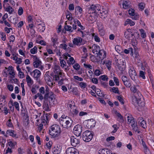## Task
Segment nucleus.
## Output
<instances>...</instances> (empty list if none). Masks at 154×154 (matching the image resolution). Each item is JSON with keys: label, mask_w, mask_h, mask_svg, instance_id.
<instances>
[{"label": "nucleus", "mask_w": 154, "mask_h": 154, "mask_svg": "<svg viewBox=\"0 0 154 154\" xmlns=\"http://www.w3.org/2000/svg\"><path fill=\"white\" fill-rule=\"evenodd\" d=\"M61 133L60 126L57 125H54L50 127L49 134L53 138H56L59 137Z\"/></svg>", "instance_id": "1"}, {"label": "nucleus", "mask_w": 154, "mask_h": 154, "mask_svg": "<svg viewBox=\"0 0 154 154\" xmlns=\"http://www.w3.org/2000/svg\"><path fill=\"white\" fill-rule=\"evenodd\" d=\"M92 48L93 49V52L94 54L95 53V54H97L99 57H101L103 53V55L102 58H104L106 57V52L103 50H100L99 46L95 44L93 45L92 46Z\"/></svg>", "instance_id": "2"}, {"label": "nucleus", "mask_w": 154, "mask_h": 154, "mask_svg": "<svg viewBox=\"0 0 154 154\" xmlns=\"http://www.w3.org/2000/svg\"><path fill=\"white\" fill-rule=\"evenodd\" d=\"M54 73H51V76L53 78L54 80L58 81L60 79V76L61 75L60 67L59 66H55L54 69Z\"/></svg>", "instance_id": "3"}, {"label": "nucleus", "mask_w": 154, "mask_h": 154, "mask_svg": "<svg viewBox=\"0 0 154 154\" xmlns=\"http://www.w3.org/2000/svg\"><path fill=\"white\" fill-rule=\"evenodd\" d=\"M127 120L128 124L131 126L132 129L134 130L135 132H137L139 133L140 132L138 128L137 124H135L134 119L132 117L128 116L127 117Z\"/></svg>", "instance_id": "4"}, {"label": "nucleus", "mask_w": 154, "mask_h": 154, "mask_svg": "<svg viewBox=\"0 0 154 154\" xmlns=\"http://www.w3.org/2000/svg\"><path fill=\"white\" fill-rule=\"evenodd\" d=\"M69 120H71L68 117L66 116L65 118H60V123L63 128H68L71 125L72 122H70Z\"/></svg>", "instance_id": "5"}, {"label": "nucleus", "mask_w": 154, "mask_h": 154, "mask_svg": "<svg viewBox=\"0 0 154 154\" xmlns=\"http://www.w3.org/2000/svg\"><path fill=\"white\" fill-rule=\"evenodd\" d=\"M93 136V134L91 131H86L83 133L82 137L84 141L88 142L92 139Z\"/></svg>", "instance_id": "6"}, {"label": "nucleus", "mask_w": 154, "mask_h": 154, "mask_svg": "<svg viewBox=\"0 0 154 154\" xmlns=\"http://www.w3.org/2000/svg\"><path fill=\"white\" fill-rule=\"evenodd\" d=\"M129 74L131 79L135 82L137 79V76L136 71L133 67H131L129 69Z\"/></svg>", "instance_id": "7"}, {"label": "nucleus", "mask_w": 154, "mask_h": 154, "mask_svg": "<svg viewBox=\"0 0 154 154\" xmlns=\"http://www.w3.org/2000/svg\"><path fill=\"white\" fill-rule=\"evenodd\" d=\"M100 6L99 5H92L89 8L88 12L89 14L96 13L97 11H100Z\"/></svg>", "instance_id": "8"}, {"label": "nucleus", "mask_w": 154, "mask_h": 154, "mask_svg": "<svg viewBox=\"0 0 154 154\" xmlns=\"http://www.w3.org/2000/svg\"><path fill=\"white\" fill-rule=\"evenodd\" d=\"M82 127L81 126L78 125H76L73 129V131L75 135L77 137L79 136L82 132Z\"/></svg>", "instance_id": "9"}, {"label": "nucleus", "mask_w": 154, "mask_h": 154, "mask_svg": "<svg viewBox=\"0 0 154 154\" xmlns=\"http://www.w3.org/2000/svg\"><path fill=\"white\" fill-rule=\"evenodd\" d=\"M128 14L131 16V17L133 20H138L139 17L138 14L134 12V10L133 9H130L128 11Z\"/></svg>", "instance_id": "10"}, {"label": "nucleus", "mask_w": 154, "mask_h": 154, "mask_svg": "<svg viewBox=\"0 0 154 154\" xmlns=\"http://www.w3.org/2000/svg\"><path fill=\"white\" fill-rule=\"evenodd\" d=\"M82 39L81 37H77L73 39L72 42L74 45L78 46H80L82 44Z\"/></svg>", "instance_id": "11"}, {"label": "nucleus", "mask_w": 154, "mask_h": 154, "mask_svg": "<svg viewBox=\"0 0 154 154\" xmlns=\"http://www.w3.org/2000/svg\"><path fill=\"white\" fill-rule=\"evenodd\" d=\"M33 74V77L35 78L37 81L41 75V73L40 71L38 69H35L32 72H30V74L32 75Z\"/></svg>", "instance_id": "12"}, {"label": "nucleus", "mask_w": 154, "mask_h": 154, "mask_svg": "<svg viewBox=\"0 0 154 154\" xmlns=\"http://www.w3.org/2000/svg\"><path fill=\"white\" fill-rule=\"evenodd\" d=\"M66 154H79L77 150L73 147L68 148L66 150Z\"/></svg>", "instance_id": "13"}, {"label": "nucleus", "mask_w": 154, "mask_h": 154, "mask_svg": "<svg viewBox=\"0 0 154 154\" xmlns=\"http://www.w3.org/2000/svg\"><path fill=\"white\" fill-rule=\"evenodd\" d=\"M36 28L38 31L41 32H43L45 29V25L44 23H38Z\"/></svg>", "instance_id": "14"}, {"label": "nucleus", "mask_w": 154, "mask_h": 154, "mask_svg": "<svg viewBox=\"0 0 154 154\" xmlns=\"http://www.w3.org/2000/svg\"><path fill=\"white\" fill-rule=\"evenodd\" d=\"M42 63L41 61L40 60H38L34 61L33 65L35 67L38 68L41 70H42L44 67L41 65Z\"/></svg>", "instance_id": "15"}, {"label": "nucleus", "mask_w": 154, "mask_h": 154, "mask_svg": "<svg viewBox=\"0 0 154 154\" xmlns=\"http://www.w3.org/2000/svg\"><path fill=\"white\" fill-rule=\"evenodd\" d=\"M70 139L71 145L73 146H76L79 143V140L74 136L71 137Z\"/></svg>", "instance_id": "16"}, {"label": "nucleus", "mask_w": 154, "mask_h": 154, "mask_svg": "<svg viewBox=\"0 0 154 154\" xmlns=\"http://www.w3.org/2000/svg\"><path fill=\"white\" fill-rule=\"evenodd\" d=\"M130 29H128L124 32V35L125 38L128 40H130V38L134 35L133 34H132L130 32Z\"/></svg>", "instance_id": "17"}, {"label": "nucleus", "mask_w": 154, "mask_h": 154, "mask_svg": "<svg viewBox=\"0 0 154 154\" xmlns=\"http://www.w3.org/2000/svg\"><path fill=\"white\" fill-rule=\"evenodd\" d=\"M60 60V66L62 68H65V69L67 70L68 68V66L66 65V61L63 60L62 59V57H60L59 59Z\"/></svg>", "instance_id": "18"}, {"label": "nucleus", "mask_w": 154, "mask_h": 154, "mask_svg": "<svg viewBox=\"0 0 154 154\" xmlns=\"http://www.w3.org/2000/svg\"><path fill=\"white\" fill-rule=\"evenodd\" d=\"M123 8L127 9L130 8V2L129 1H123L122 3Z\"/></svg>", "instance_id": "19"}, {"label": "nucleus", "mask_w": 154, "mask_h": 154, "mask_svg": "<svg viewBox=\"0 0 154 154\" xmlns=\"http://www.w3.org/2000/svg\"><path fill=\"white\" fill-rule=\"evenodd\" d=\"M130 90L131 91L134 93H136L137 94V95L139 96L140 95V97L142 96V95L137 90V89L136 87L134 86H132L131 87Z\"/></svg>", "instance_id": "20"}, {"label": "nucleus", "mask_w": 154, "mask_h": 154, "mask_svg": "<svg viewBox=\"0 0 154 154\" xmlns=\"http://www.w3.org/2000/svg\"><path fill=\"white\" fill-rule=\"evenodd\" d=\"M138 97L137 104L140 106L143 107L145 106V103L143 101H142V99L141 98V97H142V96L140 97L139 95Z\"/></svg>", "instance_id": "21"}, {"label": "nucleus", "mask_w": 154, "mask_h": 154, "mask_svg": "<svg viewBox=\"0 0 154 154\" xmlns=\"http://www.w3.org/2000/svg\"><path fill=\"white\" fill-rule=\"evenodd\" d=\"M115 112L116 116L118 118V120L120 122L123 123L124 121V119L123 116L119 112H118L117 111H115Z\"/></svg>", "instance_id": "22"}, {"label": "nucleus", "mask_w": 154, "mask_h": 154, "mask_svg": "<svg viewBox=\"0 0 154 154\" xmlns=\"http://www.w3.org/2000/svg\"><path fill=\"white\" fill-rule=\"evenodd\" d=\"M26 80L28 86L30 87L33 83V81L31 79L30 77L28 75L26 76Z\"/></svg>", "instance_id": "23"}, {"label": "nucleus", "mask_w": 154, "mask_h": 154, "mask_svg": "<svg viewBox=\"0 0 154 154\" xmlns=\"http://www.w3.org/2000/svg\"><path fill=\"white\" fill-rule=\"evenodd\" d=\"M58 38L56 35H54L51 38V41L53 43V46H55L56 44H58L59 42H57Z\"/></svg>", "instance_id": "24"}, {"label": "nucleus", "mask_w": 154, "mask_h": 154, "mask_svg": "<svg viewBox=\"0 0 154 154\" xmlns=\"http://www.w3.org/2000/svg\"><path fill=\"white\" fill-rule=\"evenodd\" d=\"M119 69L121 71L122 73L125 70L126 68V65L124 64H119L118 65Z\"/></svg>", "instance_id": "25"}, {"label": "nucleus", "mask_w": 154, "mask_h": 154, "mask_svg": "<svg viewBox=\"0 0 154 154\" xmlns=\"http://www.w3.org/2000/svg\"><path fill=\"white\" fill-rule=\"evenodd\" d=\"M6 133L9 134V135L13 137H15L16 136V134L14 132V131L11 130H8L7 131Z\"/></svg>", "instance_id": "26"}, {"label": "nucleus", "mask_w": 154, "mask_h": 154, "mask_svg": "<svg viewBox=\"0 0 154 154\" xmlns=\"http://www.w3.org/2000/svg\"><path fill=\"white\" fill-rule=\"evenodd\" d=\"M95 124V121L93 119H91L90 120H88V126L90 127L94 126Z\"/></svg>", "instance_id": "27"}, {"label": "nucleus", "mask_w": 154, "mask_h": 154, "mask_svg": "<svg viewBox=\"0 0 154 154\" xmlns=\"http://www.w3.org/2000/svg\"><path fill=\"white\" fill-rule=\"evenodd\" d=\"M128 24H129L131 26H132L134 25L135 23L131 20L128 19L126 20L125 23V25L126 26Z\"/></svg>", "instance_id": "28"}, {"label": "nucleus", "mask_w": 154, "mask_h": 154, "mask_svg": "<svg viewBox=\"0 0 154 154\" xmlns=\"http://www.w3.org/2000/svg\"><path fill=\"white\" fill-rule=\"evenodd\" d=\"M5 11L8 12L9 14H11L14 11V9L12 8L9 6L5 8Z\"/></svg>", "instance_id": "29"}, {"label": "nucleus", "mask_w": 154, "mask_h": 154, "mask_svg": "<svg viewBox=\"0 0 154 154\" xmlns=\"http://www.w3.org/2000/svg\"><path fill=\"white\" fill-rule=\"evenodd\" d=\"M60 149L57 147H54L52 149V152L54 154H59L60 152Z\"/></svg>", "instance_id": "30"}, {"label": "nucleus", "mask_w": 154, "mask_h": 154, "mask_svg": "<svg viewBox=\"0 0 154 154\" xmlns=\"http://www.w3.org/2000/svg\"><path fill=\"white\" fill-rule=\"evenodd\" d=\"M49 98V102L50 103L51 101H53L55 99L54 95L53 93L52 92H50V94L48 97Z\"/></svg>", "instance_id": "31"}, {"label": "nucleus", "mask_w": 154, "mask_h": 154, "mask_svg": "<svg viewBox=\"0 0 154 154\" xmlns=\"http://www.w3.org/2000/svg\"><path fill=\"white\" fill-rule=\"evenodd\" d=\"M75 61L74 58L72 57L69 58L68 60H67V63L69 66L71 65H73Z\"/></svg>", "instance_id": "32"}, {"label": "nucleus", "mask_w": 154, "mask_h": 154, "mask_svg": "<svg viewBox=\"0 0 154 154\" xmlns=\"http://www.w3.org/2000/svg\"><path fill=\"white\" fill-rule=\"evenodd\" d=\"M104 63H105L108 69L109 70H110L111 69V65L112 64V62L109 60H107L104 62Z\"/></svg>", "instance_id": "33"}, {"label": "nucleus", "mask_w": 154, "mask_h": 154, "mask_svg": "<svg viewBox=\"0 0 154 154\" xmlns=\"http://www.w3.org/2000/svg\"><path fill=\"white\" fill-rule=\"evenodd\" d=\"M66 17L67 19L69 21L71 20L72 19V14L69 11L67 12L66 14Z\"/></svg>", "instance_id": "34"}, {"label": "nucleus", "mask_w": 154, "mask_h": 154, "mask_svg": "<svg viewBox=\"0 0 154 154\" xmlns=\"http://www.w3.org/2000/svg\"><path fill=\"white\" fill-rule=\"evenodd\" d=\"M92 35L96 42H100V38L96 34L94 33H93L92 34Z\"/></svg>", "instance_id": "35"}, {"label": "nucleus", "mask_w": 154, "mask_h": 154, "mask_svg": "<svg viewBox=\"0 0 154 154\" xmlns=\"http://www.w3.org/2000/svg\"><path fill=\"white\" fill-rule=\"evenodd\" d=\"M139 124H140L139 125L143 128H146V121L144 120L142 121Z\"/></svg>", "instance_id": "36"}, {"label": "nucleus", "mask_w": 154, "mask_h": 154, "mask_svg": "<svg viewBox=\"0 0 154 154\" xmlns=\"http://www.w3.org/2000/svg\"><path fill=\"white\" fill-rule=\"evenodd\" d=\"M30 53L32 54H35L37 52V48L36 46H35L33 48L31 49L30 51Z\"/></svg>", "instance_id": "37"}, {"label": "nucleus", "mask_w": 154, "mask_h": 154, "mask_svg": "<svg viewBox=\"0 0 154 154\" xmlns=\"http://www.w3.org/2000/svg\"><path fill=\"white\" fill-rule=\"evenodd\" d=\"M92 76H93V75H92V74H91L90 75V77H89V78L90 79H91V82L94 83H95V84H97L98 83V80L97 79V78H93Z\"/></svg>", "instance_id": "38"}, {"label": "nucleus", "mask_w": 154, "mask_h": 154, "mask_svg": "<svg viewBox=\"0 0 154 154\" xmlns=\"http://www.w3.org/2000/svg\"><path fill=\"white\" fill-rule=\"evenodd\" d=\"M138 97L137 96H135L133 98L132 102L135 106L137 105Z\"/></svg>", "instance_id": "39"}, {"label": "nucleus", "mask_w": 154, "mask_h": 154, "mask_svg": "<svg viewBox=\"0 0 154 154\" xmlns=\"http://www.w3.org/2000/svg\"><path fill=\"white\" fill-rule=\"evenodd\" d=\"M49 89L48 88H46V94L44 96V98L45 99H47L48 98L50 92H49Z\"/></svg>", "instance_id": "40"}, {"label": "nucleus", "mask_w": 154, "mask_h": 154, "mask_svg": "<svg viewBox=\"0 0 154 154\" xmlns=\"http://www.w3.org/2000/svg\"><path fill=\"white\" fill-rule=\"evenodd\" d=\"M79 112V111L77 109H72V114L73 117H74L75 116L78 115Z\"/></svg>", "instance_id": "41"}, {"label": "nucleus", "mask_w": 154, "mask_h": 154, "mask_svg": "<svg viewBox=\"0 0 154 154\" xmlns=\"http://www.w3.org/2000/svg\"><path fill=\"white\" fill-rule=\"evenodd\" d=\"M95 92L100 97H101L103 96V94L101 91L99 89H97L95 90Z\"/></svg>", "instance_id": "42"}, {"label": "nucleus", "mask_w": 154, "mask_h": 154, "mask_svg": "<svg viewBox=\"0 0 154 154\" xmlns=\"http://www.w3.org/2000/svg\"><path fill=\"white\" fill-rule=\"evenodd\" d=\"M110 91L116 94H119L118 88L117 87H113L111 88Z\"/></svg>", "instance_id": "43"}, {"label": "nucleus", "mask_w": 154, "mask_h": 154, "mask_svg": "<svg viewBox=\"0 0 154 154\" xmlns=\"http://www.w3.org/2000/svg\"><path fill=\"white\" fill-rule=\"evenodd\" d=\"M0 109L2 111H4V113L5 115H7L8 113V111L7 110V108L5 106H4L3 107V106H2V107H1L0 108Z\"/></svg>", "instance_id": "44"}, {"label": "nucleus", "mask_w": 154, "mask_h": 154, "mask_svg": "<svg viewBox=\"0 0 154 154\" xmlns=\"http://www.w3.org/2000/svg\"><path fill=\"white\" fill-rule=\"evenodd\" d=\"M65 29L68 31H69L70 32H72L73 31V30L72 29V27L69 25H66L65 26Z\"/></svg>", "instance_id": "45"}, {"label": "nucleus", "mask_w": 154, "mask_h": 154, "mask_svg": "<svg viewBox=\"0 0 154 154\" xmlns=\"http://www.w3.org/2000/svg\"><path fill=\"white\" fill-rule=\"evenodd\" d=\"M139 76L143 79H145L146 77L145 75V72L143 71H140L139 72Z\"/></svg>", "instance_id": "46"}, {"label": "nucleus", "mask_w": 154, "mask_h": 154, "mask_svg": "<svg viewBox=\"0 0 154 154\" xmlns=\"http://www.w3.org/2000/svg\"><path fill=\"white\" fill-rule=\"evenodd\" d=\"M79 86L82 88L84 89L87 86V84L84 82H80L79 84Z\"/></svg>", "instance_id": "47"}, {"label": "nucleus", "mask_w": 154, "mask_h": 154, "mask_svg": "<svg viewBox=\"0 0 154 154\" xmlns=\"http://www.w3.org/2000/svg\"><path fill=\"white\" fill-rule=\"evenodd\" d=\"M113 79L116 85L119 86V82L118 78L116 77H113Z\"/></svg>", "instance_id": "48"}, {"label": "nucleus", "mask_w": 154, "mask_h": 154, "mask_svg": "<svg viewBox=\"0 0 154 154\" xmlns=\"http://www.w3.org/2000/svg\"><path fill=\"white\" fill-rule=\"evenodd\" d=\"M11 119H9L6 123V125L7 126L10 127H12L13 126V125L11 122Z\"/></svg>", "instance_id": "49"}, {"label": "nucleus", "mask_w": 154, "mask_h": 154, "mask_svg": "<svg viewBox=\"0 0 154 154\" xmlns=\"http://www.w3.org/2000/svg\"><path fill=\"white\" fill-rule=\"evenodd\" d=\"M140 31L142 37L143 38H145L146 36V35L144 30L143 29H141L140 30Z\"/></svg>", "instance_id": "50"}, {"label": "nucleus", "mask_w": 154, "mask_h": 154, "mask_svg": "<svg viewBox=\"0 0 154 154\" xmlns=\"http://www.w3.org/2000/svg\"><path fill=\"white\" fill-rule=\"evenodd\" d=\"M73 22L75 24L77 25L79 27L81 25L80 22L77 19H73Z\"/></svg>", "instance_id": "51"}, {"label": "nucleus", "mask_w": 154, "mask_h": 154, "mask_svg": "<svg viewBox=\"0 0 154 154\" xmlns=\"http://www.w3.org/2000/svg\"><path fill=\"white\" fill-rule=\"evenodd\" d=\"M13 106H14L15 107V108L17 109V110L19 111L20 109L19 107V104L17 102H15L13 105Z\"/></svg>", "instance_id": "52"}, {"label": "nucleus", "mask_w": 154, "mask_h": 154, "mask_svg": "<svg viewBox=\"0 0 154 154\" xmlns=\"http://www.w3.org/2000/svg\"><path fill=\"white\" fill-rule=\"evenodd\" d=\"M112 127L113 128V130L112 131V133H115L116 132L118 129L119 128V127H118L116 125H114L112 126Z\"/></svg>", "instance_id": "53"}, {"label": "nucleus", "mask_w": 154, "mask_h": 154, "mask_svg": "<svg viewBox=\"0 0 154 154\" xmlns=\"http://www.w3.org/2000/svg\"><path fill=\"white\" fill-rule=\"evenodd\" d=\"M23 9L22 7H20L18 11V15L20 16L22 15L23 13Z\"/></svg>", "instance_id": "54"}, {"label": "nucleus", "mask_w": 154, "mask_h": 154, "mask_svg": "<svg viewBox=\"0 0 154 154\" xmlns=\"http://www.w3.org/2000/svg\"><path fill=\"white\" fill-rule=\"evenodd\" d=\"M1 38L2 40L5 41L6 40V36L4 32H1L0 34Z\"/></svg>", "instance_id": "55"}, {"label": "nucleus", "mask_w": 154, "mask_h": 154, "mask_svg": "<svg viewBox=\"0 0 154 154\" xmlns=\"http://www.w3.org/2000/svg\"><path fill=\"white\" fill-rule=\"evenodd\" d=\"M72 92L75 95H77L78 93V90L77 88H72Z\"/></svg>", "instance_id": "56"}, {"label": "nucleus", "mask_w": 154, "mask_h": 154, "mask_svg": "<svg viewBox=\"0 0 154 154\" xmlns=\"http://www.w3.org/2000/svg\"><path fill=\"white\" fill-rule=\"evenodd\" d=\"M73 78L76 80H77L80 81H82L83 80V79L81 77H79L78 76L75 75L73 76Z\"/></svg>", "instance_id": "57"}, {"label": "nucleus", "mask_w": 154, "mask_h": 154, "mask_svg": "<svg viewBox=\"0 0 154 154\" xmlns=\"http://www.w3.org/2000/svg\"><path fill=\"white\" fill-rule=\"evenodd\" d=\"M80 67V66L77 63L75 64L73 66V68L76 70H79Z\"/></svg>", "instance_id": "58"}, {"label": "nucleus", "mask_w": 154, "mask_h": 154, "mask_svg": "<svg viewBox=\"0 0 154 154\" xmlns=\"http://www.w3.org/2000/svg\"><path fill=\"white\" fill-rule=\"evenodd\" d=\"M123 83L124 84L125 86L128 88L130 87L131 86V84L130 82L128 81H127L123 82Z\"/></svg>", "instance_id": "59"}, {"label": "nucleus", "mask_w": 154, "mask_h": 154, "mask_svg": "<svg viewBox=\"0 0 154 154\" xmlns=\"http://www.w3.org/2000/svg\"><path fill=\"white\" fill-rule=\"evenodd\" d=\"M67 47V45L65 43L61 44L60 45V47L64 50L66 49Z\"/></svg>", "instance_id": "60"}, {"label": "nucleus", "mask_w": 154, "mask_h": 154, "mask_svg": "<svg viewBox=\"0 0 154 154\" xmlns=\"http://www.w3.org/2000/svg\"><path fill=\"white\" fill-rule=\"evenodd\" d=\"M134 58L135 59L138 60L139 58V56L138 53L136 51V49H134Z\"/></svg>", "instance_id": "61"}, {"label": "nucleus", "mask_w": 154, "mask_h": 154, "mask_svg": "<svg viewBox=\"0 0 154 154\" xmlns=\"http://www.w3.org/2000/svg\"><path fill=\"white\" fill-rule=\"evenodd\" d=\"M117 97L118 100L119 101L121 104H123L124 103L123 101V99L122 97L121 96H118Z\"/></svg>", "instance_id": "62"}, {"label": "nucleus", "mask_w": 154, "mask_h": 154, "mask_svg": "<svg viewBox=\"0 0 154 154\" xmlns=\"http://www.w3.org/2000/svg\"><path fill=\"white\" fill-rule=\"evenodd\" d=\"M75 10L78 11L80 14H81L82 12V9L79 6H78L75 8Z\"/></svg>", "instance_id": "63"}, {"label": "nucleus", "mask_w": 154, "mask_h": 154, "mask_svg": "<svg viewBox=\"0 0 154 154\" xmlns=\"http://www.w3.org/2000/svg\"><path fill=\"white\" fill-rule=\"evenodd\" d=\"M105 150L106 149H100L98 152V153L99 154H105V153L106 152Z\"/></svg>", "instance_id": "64"}]
</instances>
